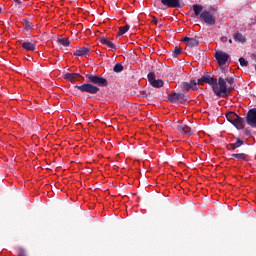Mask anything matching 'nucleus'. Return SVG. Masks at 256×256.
<instances>
[{"mask_svg":"<svg viewBox=\"0 0 256 256\" xmlns=\"http://www.w3.org/2000/svg\"><path fill=\"white\" fill-rule=\"evenodd\" d=\"M22 24H23V29H25V31H29L33 29V24H31V22H29L26 19H23Z\"/></svg>","mask_w":256,"mask_h":256,"instance_id":"4be33fe9","label":"nucleus"},{"mask_svg":"<svg viewBox=\"0 0 256 256\" xmlns=\"http://www.w3.org/2000/svg\"><path fill=\"white\" fill-rule=\"evenodd\" d=\"M244 134H245L246 136H249V135H251V131H249L248 129H246V130H244Z\"/></svg>","mask_w":256,"mask_h":256,"instance_id":"cd10ccee","label":"nucleus"},{"mask_svg":"<svg viewBox=\"0 0 256 256\" xmlns=\"http://www.w3.org/2000/svg\"><path fill=\"white\" fill-rule=\"evenodd\" d=\"M153 24L157 25V18L153 17V20L151 21Z\"/></svg>","mask_w":256,"mask_h":256,"instance_id":"c85d7f7f","label":"nucleus"},{"mask_svg":"<svg viewBox=\"0 0 256 256\" xmlns=\"http://www.w3.org/2000/svg\"><path fill=\"white\" fill-rule=\"evenodd\" d=\"M130 31V25L122 26L119 28L118 37L124 36V34Z\"/></svg>","mask_w":256,"mask_h":256,"instance_id":"aec40b11","label":"nucleus"},{"mask_svg":"<svg viewBox=\"0 0 256 256\" xmlns=\"http://www.w3.org/2000/svg\"><path fill=\"white\" fill-rule=\"evenodd\" d=\"M255 22H256V17H255Z\"/></svg>","mask_w":256,"mask_h":256,"instance_id":"72a5a7b5","label":"nucleus"},{"mask_svg":"<svg viewBox=\"0 0 256 256\" xmlns=\"http://www.w3.org/2000/svg\"><path fill=\"white\" fill-rule=\"evenodd\" d=\"M245 123L248 124V126L256 129V108L248 110Z\"/></svg>","mask_w":256,"mask_h":256,"instance_id":"39448f33","label":"nucleus"},{"mask_svg":"<svg viewBox=\"0 0 256 256\" xmlns=\"http://www.w3.org/2000/svg\"><path fill=\"white\" fill-rule=\"evenodd\" d=\"M57 42L59 43V45H63V47H69V45L71 44L69 38H61L57 40Z\"/></svg>","mask_w":256,"mask_h":256,"instance_id":"5701e85b","label":"nucleus"},{"mask_svg":"<svg viewBox=\"0 0 256 256\" xmlns=\"http://www.w3.org/2000/svg\"><path fill=\"white\" fill-rule=\"evenodd\" d=\"M0 13H2V8H0Z\"/></svg>","mask_w":256,"mask_h":256,"instance_id":"2f4dec72","label":"nucleus"},{"mask_svg":"<svg viewBox=\"0 0 256 256\" xmlns=\"http://www.w3.org/2000/svg\"><path fill=\"white\" fill-rule=\"evenodd\" d=\"M181 53H183V49H181V47L179 46H175V49L172 51L171 57L177 58L179 57V55H181Z\"/></svg>","mask_w":256,"mask_h":256,"instance_id":"412c9836","label":"nucleus"},{"mask_svg":"<svg viewBox=\"0 0 256 256\" xmlns=\"http://www.w3.org/2000/svg\"><path fill=\"white\" fill-rule=\"evenodd\" d=\"M113 71L114 73H122L124 71V66L121 63H116V65H114Z\"/></svg>","mask_w":256,"mask_h":256,"instance_id":"b1692460","label":"nucleus"},{"mask_svg":"<svg viewBox=\"0 0 256 256\" xmlns=\"http://www.w3.org/2000/svg\"><path fill=\"white\" fill-rule=\"evenodd\" d=\"M233 37H234V42H238L241 44L246 43V36H244L242 33H234Z\"/></svg>","mask_w":256,"mask_h":256,"instance_id":"f3484780","label":"nucleus"},{"mask_svg":"<svg viewBox=\"0 0 256 256\" xmlns=\"http://www.w3.org/2000/svg\"><path fill=\"white\" fill-rule=\"evenodd\" d=\"M231 157L236 158L238 161H247L248 160V154L246 153H234L231 155Z\"/></svg>","mask_w":256,"mask_h":256,"instance_id":"6ab92c4d","label":"nucleus"},{"mask_svg":"<svg viewBox=\"0 0 256 256\" xmlns=\"http://www.w3.org/2000/svg\"><path fill=\"white\" fill-rule=\"evenodd\" d=\"M90 53V48L87 47H80L72 53V56L74 57H87L88 54Z\"/></svg>","mask_w":256,"mask_h":256,"instance_id":"f8f14e48","label":"nucleus"},{"mask_svg":"<svg viewBox=\"0 0 256 256\" xmlns=\"http://www.w3.org/2000/svg\"><path fill=\"white\" fill-rule=\"evenodd\" d=\"M229 58L230 56L223 51H218L214 53V59H216V61L218 62V65L220 66L226 65V62L228 61Z\"/></svg>","mask_w":256,"mask_h":256,"instance_id":"6e6552de","label":"nucleus"},{"mask_svg":"<svg viewBox=\"0 0 256 256\" xmlns=\"http://www.w3.org/2000/svg\"><path fill=\"white\" fill-rule=\"evenodd\" d=\"M100 44L104 45L112 50H116V44H114L112 41L108 40L106 37H100L99 39Z\"/></svg>","mask_w":256,"mask_h":256,"instance_id":"dca6fc26","label":"nucleus"},{"mask_svg":"<svg viewBox=\"0 0 256 256\" xmlns=\"http://www.w3.org/2000/svg\"><path fill=\"white\" fill-rule=\"evenodd\" d=\"M18 256H25V250L23 248H18Z\"/></svg>","mask_w":256,"mask_h":256,"instance_id":"a878e982","label":"nucleus"},{"mask_svg":"<svg viewBox=\"0 0 256 256\" xmlns=\"http://www.w3.org/2000/svg\"><path fill=\"white\" fill-rule=\"evenodd\" d=\"M14 2H16L18 5H21V0H14Z\"/></svg>","mask_w":256,"mask_h":256,"instance_id":"c756f323","label":"nucleus"},{"mask_svg":"<svg viewBox=\"0 0 256 256\" xmlns=\"http://www.w3.org/2000/svg\"><path fill=\"white\" fill-rule=\"evenodd\" d=\"M192 11H194V16H198L204 24L208 26L216 25V18L207 10H203V7L198 4L192 5Z\"/></svg>","mask_w":256,"mask_h":256,"instance_id":"7ed1b4c3","label":"nucleus"},{"mask_svg":"<svg viewBox=\"0 0 256 256\" xmlns=\"http://www.w3.org/2000/svg\"><path fill=\"white\" fill-rule=\"evenodd\" d=\"M147 81H149V84L151 85V87L155 88V89H159L161 87H163V80L161 79H155V73L153 72H149V74H147Z\"/></svg>","mask_w":256,"mask_h":256,"instance_id":"423d86ee","label":"nucleus"},{"mask_svg":"<svg viewBox=\"0 0 256 256\" xmlns=\"http://www.w3.org/2000/svg\"><path fill=\"white\" fill-rule=\"evenodd\" d=\"M168 99H169V102L171 103L181 104L187 101V96L183 93H173L169 95Z\"/></svg>","mask_w":256,"mask_h":256,"instance_id":"0eeeda50","label":"nucleus"},{"mask_svg":"<svg viewBox=\"0 0 256 256\" xmlns=\"http://www.w3.org/2000/svg\"><path fill=\"white\" fill-rule=\"evenodd\" d=\"M255 73H256V65H255Z\"/></svg>","mask_w":256,"mask_h":256,"instance_id":"473e14b6","label":"nucleus"},{"mask_svg":"<svg viewBox=\"0 0 256 256\" xmlns=\"http://www.w3.org/2000/svg\"><path fill=\"white\" fill-rule=\"evenodd\" d=\"M227 41H230V39H228V37H226V36L220 37V42L226 43Z\"/></svg>","mask_w":256,"mask_h":256,"instance_id":"bb28decb","label":"nucleus"},{"mask_svg":"<svg viewBox=\"0 0 256 256\" xmlns=\"http://www.w3.org/2000/svg\"><path fill=\"white\" fill-rule=\"evenodd\" d=\"M196 84L203 86L204 83L210 85L212 87V92L216 97H226L228 93L232 91V85H234L233 77H219L218 79L210 77L208 74H204V76L200 77L198 80L194 81Z\"/></svg>","mask_w":256,"mask_h":256,"instance_id":"f257e3e1","label":"nucleus"},{"mask_svg":"<svg viewBox=\"0 0 256 256\" xmlns=\"http://www.w3.org/2000/svg\"><path fill=\"white\" fill-rule=\"evenodd\" d=\"M161 4L167 8L181 9L183 4L179 0H161Z\"/></svg>","mask_w":256,"mask_h":256,"instance_id":"1a4fd4ad","label":"nucleus"},{"mask_svg":"<svg viewBox=\"0 0 256 256\" xmlns=\"http://www.w3.org/2000/svg\"><path fill=\"white\" fill-rule=\"evenodd\" d=\"M183 43L187 44V46H189L190 48L198 47V40L196 38L185 36L183 38Z\"/></svg>","mask_w":256,"mask_h":256,"instance_id":"2eb2a0df","label":"nucleus"},{"mask_svg":"<svg viewBox=\"0 0 256 256\" xmlns=\"http://www.w3.org/2000/svg\"><path fill=\"white\" fill-rule=\"evenodd\" d=\"M199 85L198 83L195 82V80H190V82H183L181 83V91L183 92H189L192 90H196V86Z\"/></svg>","mask_w":256,"mask_h":256,"instance_id":"9b49d317","label":"nucleus"},{"mask_svg":"<svg viewBox=\"0 0 256 256\" xmlns=\"http://www.w3.org/2000/svg\"><path fill=\"white\" fill-rule=\"evenodd\" d=\"M177 131L185 136H193L195 130L186 124L177 125Z\"/></svg>","mask_w":256,"mask_h":256,"instance_id":"9d476101","label":"nucleus"},{"mask_svg":"<svg viewBox=\"0 0 256 256\" xmlns=\"http://www.w3.org/2000/svg\"><path fill=\"white\" fill-rule=\"evenodd\" d=\"M64 78L69 82L81 81L84 79L79 73H67Z\"/></svg>","mask_w":256,"mask_h":256,"instance_id":"ddd939ff","label":"nucleus"},{"mask_svg":"<svg viewBox=\"0 0 256 256\" xmlns=\"http://www.w3.org/2000/svg\"><path fill=\"white\" fill-rule=\"evenodd\" d=\"M227 42H228L229 44H232V39L228 40Z\"/></svg>","mask_w":256,"mask_h":256,"instance_id":"7c9ffc66","label":"nucleus"},{"mask_svg":"<svg viewBox=\"0 0 256 256\" xmlns=\"http://www.w3.org/2000/svg\"><path fill=\"white\" fill-rule=\"evenodd\" d=\"M85 77L88 79V83H84L80 86H74V89H78L80 93L96 95L100 91V88L98 87H108V80L101 76L96 74H86Z\"/></svg>","mask_w":256,"mask_h":256,"instance_id":"f03ea898","label":"nucleus"},{"mask_svg":"<svg viewBox=\"0 0 256 256\" xmlns=\"http://www.w3.org/2000/svg\"><path fill=\"white\" fill-rule=\"evenodd\" d=\"M21 48L25 51H35V44L32 42H23L21 43Z\"/></svg>","mask_w":256,"mask_h":256,"instance_id":"a211bd4d","label":"nucleus"},{"mask_svg":"<svg viewBox=\"0 0 256 256\" xmlns=\"http://www.w3.org/2000/svg\"><path fill=\"white\" fill-rule=\"evenodd\" d=\"M238 61L240 62V66L248 67V61H246V59L244 57H240V59H238Z\"/></svg>","mask_w":256,"mask_h":256,"instance_id":"393cba45","label":"nucleus"},{"mask_svg":"<svg viewBox=\"0 0 256 256\" xmlns=\"http://www.w3.org/2000/svg\"><path fill=\"white\" fill-rule=\"evenodd\" d=\"M226 119L238 130H244V128L246 127V122L244 118L238 116V114H236L235 112L226 113Z\"/></svg>","mask_w":256,"mask_h":256,"instance_id":"20e7f679","label":"nucleus"},{"mask_svg":"<svg viewBox=\"0 0 256 256\" xmlns=\"http://www.w3.org/2000/svg\"><path fill=\"white\" fill-rule=\"evenodd\" d=\"M243 145H244V140H242L240 138H236L235 143L228 144V151H236L237 149H239Z\"/></svg>","mask_w":256,"mask_h":256,"instance_id":"4468645a","label":"nucleus"}]
</instances>
